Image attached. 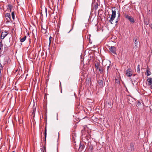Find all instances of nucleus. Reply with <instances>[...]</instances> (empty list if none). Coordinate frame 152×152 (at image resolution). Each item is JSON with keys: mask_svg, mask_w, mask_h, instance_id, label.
I'll return each instance as SVG.
<instances>
[{"mask_svg": "<svg viewBox=\"0 0 152 152\" xmlns=\"http://www.w3.org/2000/svg\"><path fill=\"white\" fill-rule=\"evenodd\" d=\"M116 13V11L115 10H112V14L110 18V20H109V21L111 24H113L112 22L114 20L115 17Z\"/></svg>", "mask_w": 152, "mask_h": 152, "instance_id": "obj_1", "label": "nucleus"}, {"mask_svg": "<svg viewBox=\"0 0 152 152\" xmlns=\"http://www.w3.org/2000/svg\"><path fill=\"white\" fill-rule=\"evenodd\" d=\"M97 83L98 84L97 86L100 88H102L105 85V82H104L103 80H99L97 81Z\"/></svg>", "mask_w": 152, "mask_h": 152, "instance_id": "obj_2", "label": "nucleus"}, {"mask_svg": "<svg viewBox=\"0 0 152 152\" xmlns=\"http://www.w3.org/2000/svg\"><path fill=\"white\" fill-rule=\"evenodd\" d=\"M125 17L126 19L128 20L132 24H133L134 23L135 21L134 20L132 16L125 15Z\"/></svg>", "mask_w": 152, "mask_h": 152, "instance_id": "obj_3", "label": "nucleus"}, {"mask_svg": "<svg viewBox=\"0 0 152 152\" xmlns=\"http://www.w3.org/2000/svg\"><path fill=\"white\" fill-rule=\"evenodd\" d=\"M139 40L136 38H134L133 39V43L134 44V48H136L138 47Z\"/></svg>", "mask_w": 152, "mask_h": 152, "instance_id": "obj_4", "label": "nucleus"}, {"mask_svg": "<svg viewBox=\"0 0 152 152\" xmlns=\"http://www.w3.org/2000/svg\"><path fill=\"white\" fill-rule=\"evenodd\" d=\"M132 71L131 69L129 68L126 72V75L127 76L130 77L132 76Z\"/></svg>", "mask_w": 152, "mask_h": 152, "instance_id": "obj_5", "label": "nucleus"}, {"mask_svg": "<svg viewBox=\"0 0 152 152\" xmlns=\"http://www.w3.org/2000/svg\"><path fill=\"white\" fill-rule=\"evenodd\" d=\"M109 49L112 53L116 54V48L114 46H111L109 48Z\"/></svg>", "mask_w": 152, "mask_h": 152, "instance_id": "obj_6", "label": "nucleus"}, {"mask_svg": "<svg viewBox=\"0 0 152 152\" xmlns=\"http://www.w3.org/2000/svg\"><path fill=\"white\" fill-rule=\"evenodd\" d=\"M95 66L96 69H98L100 73L101 74H102L103 73L102 68H101L100 66V65L99 63L95 64Z\"/></svg>", "mask_w": 152, "mask_h": 152, "instance_id": "obj_7", "label": "nucleus"}, {"mask_svg": "<svg viewBox=\"0 0 152 152\" xmlns=\"http://www.w3.org/2000/svg\"><path fill=\"white\" fill-rule=\"evenodd\" d=\"M7 34L6 31L2 32L1 33V38L2 39H3L7 35Z\"/></svg>", "mask_w": 152, "mask_h": 152, "instance_id": "obj_8", "label": "nucleus"}, {"mask_svg": "<svg viewBox=\"0 0 152 152\" xmlns=\"http://www.w3.org/2000/svg\"><path fill=\"white\" fill-rule=\"evenodd\" d=\"M84 146L83 145H82L81 142H80L79 147V151H82L83 148H84Z\"/></svg>", "mask_w": 152, "mask_h": 152, "instance_id": "obj_9", "label": "nucleus"}, {"mask_svg": "<svg viewBox=\"0 0 152 152\" xmlns=\"http://www.w3.org/2000/svg\"><path fill=\"white\" fill-rule=\"evenodd\" d=\"M118 16H117V18L115 20V23H116V25H117V23H118L119 20L120 19V15L119 12H118Z\"/></svg>", "mask_w": 152, "mask_h": 152, "instance_id": "obj_10", "label": "nucleus"}, {"mask_svg": "<svg viewBox=\"0 0 152 152\" xmlns=\"http://www.w3.org/2000/svg\"><path fill=\"white\" fill-rule=\"evenodd\" d=\"M148 85L151 86L152 85V78L149 77L147 79Z\"/></svg>", "mask_w": 152, "mask_h": 152, "instance_id": "obj_11", "label": "nucleus"}, {"mask_svg": "<svg viewBox=\"0 0 152 152\" xmlns=\"http://www.w3.org/2000/svg\"><path fill=\"white\" fill-rule=\"evenodd\" d=\"M90 136L88 134V135H87L85 137V138L86 140L88 143L89 142H90V141L89 140V139H90Z\"/></svg>", "mask_w": 152, "mask_h": 152, "instance_id": "obj_12", "label": "nucleus"}, {"mask_svg": "<svg viewBox=\"0 0 152 152\" xmlns=\"http://www.w3.org/2000/svg\"><path fill=\"white\" fill-rule=\"evenodd\" d=\"M45 133H44V135H45V142L46 140V138L47 136V127H46V125L45 127Z\"/></svg>", "mask_w": 152, "mask_h": 152, "instance_id": "obj_13", "label": "nucleus"}, {"mask_svg": "<svg viewBox=\"0 0 152 152\" xmlns=\"http://www.w3.org/2000/svg\"><path fill=\"white\" fill-rule=\"evenodd\" d=\"M89 151L91 152H92L93 151V147L92 145H90L89 147Z\"/></svg>", "mask_w": 152, "mask_h": 152, "instance_id": "obj_14", "label": "nucleus"}, {"mask_svg": "<svg viewBox=\"0 0 152 152\" xmlns=\"http://www.w3.org/2000/svg\"><path fill=\"white\" fill-rule=\"evenodd\" d=\"M5 17H8L9 19L10 20L11 19L10 15L9 13H7L5 15Z\"/></svg>", "mask_w": 152, "mask_h": 152, "instance_id": "obj_15", "label": "nucleus"}, {"mask_svg": "<svg viewBox=\"0 0 152 152\" xmlns=\"http://www.w3.org/2000/svg\"><path fill=\"white\" fill-rule=\"evenodd\" d=\"M3 44L2 41H0V50L1 51L2 50H3Z\"/></svg>", "mask_w": 152, "mask_h": 152, "instance_id": "obj_16", "label": "nucleus"}, {"mask_svg": "<svg viewBox=\"0 0 152 152\" xmlns=\"http://www.w3.org/2000/svg\"><path fill=\"white\" fill-rule=\"evenodd\" d=\"M26 36H25L23 37L20 39V41L21 42H23L26 40Z\"/></svg>", "mask_w": 152, "mask_h": 152, "instance_id": "obj_17", "label": "nucleus"}, {"mask_svg": "<svg viewBox=\"0 0 152 152\" xmlns=\"http://www.w3.org/2000/svg\"><path fill=\"white\" fill-rule=\"evenodd\" d=\"M146 75L147 76L150 75L151 74V72L148 69L146 70Z\"/></svg>", "mask_w": 152, "mask_h": 152, "instance_id": "obj_18", "label": "nucleus"}, {"mask_svg": "<svg viewBox=\"0 0 152 152\" xmlns=\"http://www.w3.org/2000/svg\"><path fill=\"white\" fill-rule=\"evenodd\" d=\"M33 111L32 112L33 114H34V115L35 112L36 111V108L35 107H33Z\"/></svg>", "mask_w": 152, "mask_h": 152, "instance_id": "obj_19", "label": "nucleus"}, {"mask_svg": "<svg viewBox=\"0 0 152 152\" xmlns=\"http://www.w3.org/2000/svg\"><path fill=\"white\" fill-rule=\"evenodd\" d=\"M12 7V6H11L10 4H9L8 6V7L7 8V9L8 10H10V12L11 10Z\"/></svg>", "mask_w": 152, "mask_h": 152, "instance_id": "obj_20", "label": "nucleus"}, {"mask_svg": "<svg viewBox=\"0 0 152 152\" xmlns=\"http://www.w3.org/2000/svg\"><path fill=\"white\" fill-rule=\"evenodd\" d=\"M137 72L139 73L140 72V65L138 64L137 67Z\"/></svg>", "mask_w": 152, "mask_h": 152, "instance_id": "obj_21", "label": "nucleus"}, {"mask_svg": "<svg viewBox=\"0 0 152 152\" xmlns=\"http://www.w3.org/2000/svg\"><path fill=\"white\" fill-rule=\"evenodd\" d=\"M11 15H12V18L13 19V20H14L15 18V12H12Z\"/></svg>", "mask_w": 152, "mask_h": 152, "instance_id": "obj_22", "label": "nucleus"}, {"mask_svg": "<svg viewBox=\"0 0 152 152\" xmlns=\"http://www.w3.org/2000/svg\"><path fill=\"white\" fill-rule=\"evenodd\" d=\"M141 105V102H140V101H138L136 104V106L137 107L138 106H139Z\"/></svg>", "mask_w": 152, "mask_h": 152, "instance_id": "obj_23", "label": "nucleus"}, {"mask_svg": "<svg viewBox=\"0 0 152 152\" xmlns=\"http://www.w3.org/2000/svg\"><path fill=\"white\" fill-rule=\"evenodd\" d=\"M115 82H116V83L117 84H118V83L119 84L120 83V81H119V80H118V79H116Z\"/></svg>", "mask_w": 152, "mask_h": 152, "instance_id": "obj_24", "label": "nucleus"}, {"mask_svg": "<svg viewBox=\"0 0 152 152\" xmlns=\"http://www.w3.org/2000/svg\"><path fill=\"white\" fill-rule=\"evenodd\" d=\"M107 104H108L110 105V106H109L108 107L109 108H112V107H111V105L110 103H109V102H108L107 103Z\"/></svg>", "mask_w": 152, "mask_h": 152, "instance_id": "obj_25", "label": "nucleus"}, {"mask_svg": "<svg viewBox=\"0 0 152 152\" xmlns=\"http://www.w3.org/2000/svg\"><path fill=\"white\" fill-rule=\"evenodd\" d=\"M73 25H72V28L68 32V33H69L71 31H72L73 28Z\"/></svg>", "mask_w": 152, "mask_h": 152, "instance_id": "obj_26", "label": "nucleus"}, {"mask_svg": "<svg viewBox=\"0 0 152 152\" xmlns=\"http://www.w3.org/2000/svg\"><path fill=\"white\" fill-rule=\"evenodd\" d=\"M109 67H110V65L108 66H107V71H108V69H109Z\"/></svg>", "mask_w": 152, "mask_h": 152, "instance_id": "obj_27", "label": "nucleus"}, {"mask_svg": "<svg viewBox=\"0 0 152 152\" xmlns=\"http://www.w3.org/2000/svg\"><path fill=\"white\" fill-rule=\"evenodd\" d=\"M6 20H7V22H7V23H8V22H9L10 21H9V20L7 18V19H6Z\"/></svg>", "mask_w": 152, "mask_h": 152, "instance_id": "obj_28", "label": "nucleus"}, {"mask_svg": "<svg viewBox=\"0 0 152 152\" xmlns=\"http://www.w3.org/2000/svg\"><path fill=\"white\" fill-rule=\"evenodd\" d=\"M85 132V130H81V132L82 133H83V132Z\"/></svg>", "mask_w": 152, "mask_h": 152, "instance_id": "obj_29", "label": "nucleus"}, {"mask_svg": "<svg viewBox=\"0 0 152 152\" xmlns=\"http://www.w3.org/2000/svg\"><path fill=\"white\" fill-rule=\"evenodd\" d=\"M52 37H50L49 38V40H50V39H51V38Z\"/></svg>", "mask_w": 152, "mask_h": 152, "instance_id": "obj_30", "label": "nucleus"}, {"mask_svg": "<svg viewBox=\"0 0 152 152\" xmlns=\"http://www.w3.org/2000/svg\"><path fill=\"white\" fill-rule=\"evenodd\" d=\"M109 62L110 63V64H110V63H111L110 61H109Z\"/></svg>", "mask_w": 152, "mask_h": 152, "instance_id": "obj_31", "label": "nucleus"}, {"mask_svg": "<svg viewBox=\"0 0 152 152\" xmlns=\"http://www.w3.org/2000/svg\"><path fill=\"white\" fill-rule=\"evenodd\" d=\"M145 24H146V25H148V23H145Z\"/></svg>", "mask_w": 152, "mask_h": 152, "instance_id": "obj_32", "label": "nucleus"}, {"mask_svg": "<svg viewBox=\"0 0 152 152\" xmlns=\"http://www.w3.org/2000/svg\"><path fill=\"white\" fill-rule=\"evenodd\" d=\"M102 80H104V78L103 77H102Z\"/></svg>", "mask_w": 152, "mask_h": 152, "instance_id": "obj_33", "label": "nucleus"}, {"mask_svg": "<svg viewBox=\"0 0 152 152\" xmlns=\"http://www.w3.org/2000/svg\"><path fill=\"white\" fill-rule=\"evenodd\" d=\"M97 7V6H96V7Z\"/></svg>", "mask_w": 152, "mask_h": 152, "instance_id": "obj_34", "label": "nucleus"}, {"mask_svg": "<svg viewBox=\"0 0 152 152\" xmlns=\"http://www.w3.org/2000/svg\"><path fill=\"white\" fill-rule=\"evenodd\" d=\"M135 75H133V76H134Z\"/></svg>", "mask_w": 152, "mask_h": 152, "instance_id": "obj_35", "label": "nucleus"}, {"mask_svg": "<svg viewBox=\"0 0 152 152\" xmlns=\"http://www.w3.org/2000/svg\"><path fill=\"white\" fill-rule=\"evenodd\" d=\"M28 34L29 35V33H28Z\"/></svg>", "mask_w": 152, "mask_h": 152, "instance_id": "obj_36", "label": "nucleus"}, {"mask_svg": "<svg viewBox=\"0 0 152 152\" xmlns=\"http://www.w3.org/2000/svg\"><path fill=\"white\" fill-rule=\"evenodd\" d=\"M57 116L58 115V114L57 113Z\"/></svg>", "mask_w": 152, "mask_h": 152, "instance_id": "obj_37", "label": "nucleus"}]
</instances>
